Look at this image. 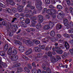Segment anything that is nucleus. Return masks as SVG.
<instances>
[{
	"label": "nucleus",
	"instance_id": "1",
	"mask_svg": "<svg viewBox=\"0 0 73 73\" xmlns=\"http://www.w3.org/2000/svg\"><path fill=\"white\" fill-rule=\"evenodd\" d=\"M36 6L39 11H42V3L40 1V0H36Z\"/></svg>",
	"mask_w": 73,
	"mask_h": 73
},
{
	"label": "nucleus",
	"instance_id": "2",
	"mask_svg": "<svg viewBox=\"0 0 73 73\" xmlns=\"http://www.w3.org/2000/svg\"><path fill=\"white\" fill-rule=\"evenodd\" d=\"M53 24L52 23L51 21L48 24V25H47L44 26L43 27V29L44 30H48V29H49V28H51L53 27Z\"/></svg>",
	"mask_w": 73,
	"mask_h": 73
},
{
	"label": "nucleus",
	"instance_id": "3",
	"mask_svg": "<svg viewBox=\"0 0 73 73\" xmlns=\"http://www.w3.org/2000/svg\"><path fill=\"white\" fill-rule=\"evenodd\" d=\"M10 58L12 61H15L18 60L19 56L17 55H12L10 56Z\"/></svg>",
	"mask_w": 73,
	"mask_h": 73
},
{
	"label": "nucleus",
	"instance_id": "4",
	"mask_svg": "<svg viewBox=\"0 0 73 73\" xmlns=\"http://www.w3.org/2000/svg\"><path fill=\"white\" fill-rule=\"evenodd\" d=\"M7 5L10 4L11 5H15V3L13 0H6Z\"/></svg>",
	"mask_w": 73,
	"mask_h": 73
},
{
	"label": "nucleus",
	"instance_id": "5",
	"mask_svg": "<svg viewBox=\"0 0 73 73\" xmlns=\"http://www.w3.org/2000/svg\"><path fill=\"white\" fill-rule=\"evenodd\" d=\"M26 41L27 43H26V44L27 46H33L34 45V43L29 40H26Z\"/></svg>",
	"mask_w": 73,
	"mask_h": 73
},
{
	"label": "nucleus",
	"instance_id": "6",
	"mask_svg": "<svg viewBox=\"0 0 73 73\" xmlns=\"http://www.w3.org/2000/svg\"><path fill=\"white\" fill-rule=\"evenodd\" d=\"M56 57L57 58H54L53 59L51 60L52 61V62H56V61H58V60H61V56L59 55H56Z\"/></svg>",
	"mask_w": 73,
	"mask_h": 73
},
{
	"label": "nucleus",
	"instance_id": "7",
	"mask_svg": "<svg viewBox=\"0 0 73 73\" xmlns=\"http://www.w3.org/2000/svg\"><path fill=\"white\" fill-rule=\"evenodd\" d=\"M38 21L39 23H42L44 21V17L41 15H40L38 16Z\"/></svg>",
	"mask_w": 73,
	"mask_h": 73
},
{
	"label": "nucleus",
	"instance_id": "8",
	"mask_svg": "<svg viewBox=\"0 0 73 73\" xmlns=\"http://www.w3.org/2000/svg\"><path fill=\"white\" fill-rule=\"evenodd\" d=\"M34 50L36 52H41V49L38 47H35L34 48Z\"/></svg>",
	"mask_w": 73,
	"mask_h": 73
},
{
	"label": "nucleus",
	"instance_id": "9",
	"mask_svg": "<svg viewBox=\"0 0 73 73\" xmlns=\"http://www.w3.org/2000/svg\"><path fill=\"white\" fill-rule=\"evenodd\" d=\"M69 55V52H68V53H66V52H64V53L63 55H62V58L64 59V58L66 56H68Z\"/></svg>",
	"mask_w": 73,
	"mask_h": 73
},
{
	"label": "nucleus",
	"instance_id": "10",
	"mask_svg": "<svg viewBox=\"0 0 73 73\" xmlns=\"http://www.w3.org/2000/svg\"><path fill=\"white\" fill-rule=\"evenodd\" d=\"M65 47H66V49H69V47L70 46H69V43L67 42H65Z\"/></svg>",
	"mask_w": 73,
	"mask_h": 73
},
{
	"label": "nucleus",
	"instance_id": "11",
	"mask_svg": "<svg viewBox=\"0 0 73 73\" xmlns=\"http://www.w3.org/2000/svg\"><path fill=\"white\" fill-rule=\"evenodd\" d=\"M32 52V50L30 48L27 51H26L25 54L27 55H28L29 54H31Z\"/></svg>",
	"mask_w": 73,
	"mask_h": 73
},
{
	"label": "nucleus",
	"instance_id": "12",
	"mask_svg": "<svg viewBox=\"0 0 73 73\" xmlns=\"http://www.w3.org/2000/svg\"><path fill=\"white\" fill-rule=\"evenodd\" d=\"M50 35L51 37H54L56 35V33L53 30H52L50 32Z\"/></svg>",
	"mask_w": 73,
	"mask_h": 73
},
{
	"label": "nucleus",
	"instance_id": "13",
	"mask_svg": "<svg viewBox=\"0 0 73 73\" xmlns=\"http://www.w3.org/2000/svg\"><path fill=\"white\" fill-rule=\"evenodd\" d=\"M62 28V26L60 24H57L56 26V29L57 30H59Z\"/></svg>",
	"mask_w": 73,
	"mask_h": 73
},
{
	"label": "nucleus",
	"instance_id": "14",
	"mask_svg": "<svg viewBox=\"0 0 73 73\" xmlns=\"http://www.w3.org/2000/svg\"><path fill=\"white\" fill-rule=\"evenodd\" d=\"M17 53V51L16 49H14L11 52L12 55H15Z\"/></svg>",
	"mask_w": 73,
	"mask_h": 73
},
{
	"label": "nucleus",
	"instance_id": "15",
	"mask_svg": "<svg viewBox=\"0 0 73 73\" xmlns=\"http://www.w3.org/2000/svg\"><path fill=\"white\" fill-rule=\"evenodd\" d=\"M33 42H34L35 44H39L40 43V42L37 40H32Z\"/></svg>",
	"mask_w": 73,
	"mask_h": 73
},
{
	"label": "nucleus",
	"instance_id": "16",
	"mask_svg": "<svg viewBox=\"0 0 73 73\" xmlns=\"http://www.w3.org/2000/svg\"><path fill=\"white\" fill-rule=\"evenodd\" d=\"M15 44H18V45H22V42L19 40H15Z\"/></svg>",
	"mask_w": 73,
	"mask_h": 73
},
{
	"label": "nucleus",
	"instance_id": "17",
	"mask_svg": "<svg viewBox=\"0 0 73 73\" xmlns=\"http://www.w3.org/2000/svg\"><path fill=\"white\" fill-rule=\"evenodd\" d=\"M12 49L11 48H10L8 49L7 51V53L8 54H12Z\"/></svg>",
	"mask_w": 73,
	"mask_h": 73
},
{
	"label": "nucleus",
	"instance_id": "18",
	"mask_svg": "<svg viewBox=\"0 0 73 73\" xmlns=\"http://www.w3.org/2000/svg\"><path fill=\"white\" fill-rule=\"evenodd\" d=\"M31 23H32L31 24V25L32 26V27H34L36 26V25H35V24H36V23H37V21H31Z\"/></svg>",
	"mask_w": 73,
	"mask_h": 73
},
{
	"label": "nucleus",
	"instance_id": "19",
	"mask_svg": "<svg viewBox=\"0 0 73 73\" xmlns=\"http://www.w3.org/2000/svg\"><path fill=\"white\" fill-rule=\"evenodd\" d=\"M63 21L64 25L65 24H68L69 23L68 20L65 18H64L63 19Z\"/></svg>",
	"mask_w": 73,
	"mask_h": 73
},
{
	"label": "nucleus",
	"instance_id": "20",
	"mask_svg": "<svg viewBox=\"0 0 73 73\" xmlns=\"http://www.w3.org/2000/svg\"><path fill=\"white\" fill-rule=\"evenodd\" d=\"M8 48V44H6L5 45L4 48V52H6L7 50V49Z\"/></svg>",
	"mask_w": 73,
	"mask_h": 73
},
{
	"label": "nucleus",
	"instance_id": "21",
	"mask_svg": "<svg viewBox=\"0 0 73 73\" xmlns=\"http://www.w3.org/2000/svg\"><path fill=\"white\" fill-rule=\"evenodd\" d=\"M56 8L58 9H59L60 10L62 9V8H63V7H62V6H61V5H57Z\"/></svg>",
	"mask_w": 73,
	"mask_h": 73
},
{
	"label": "nucleus",
	"instance_id": "22",
	"mask_svg": "<svg viewBox=\"0 0 73 73\" xmlns=\"http://www.w3.org/2000/svg\"><path fill=\"white\" fill-rule=\"evenodd\" d=\"M21 66V64L18 63L14 65L13 66V68H16V67H18V66Z\"/></svg>",
	"mask_w": 73,
	"mask_h": 73
},
{
	"label": "nucleus",
	"instance_id": "23",
	"mask_svg": "<svg viewBox=\"0 0 73 73\" xmlns=\"http://www.w3.org/2000/svg\"><path fill=\"white\" fill-rule=\"evenodd\" d=\"M24 69L27 73H29L30 72V70L28 67H25L24 68Z\"/></svg>",
	"mask_w": 73,
	"mask_h": 73
},
{
	"label": "nucleus",
	"instance_id": "24",
	"mask_svg": "<svg viewBox=\"0 0 73 73\" xmlns=\"http://www.w3.org/2000/svg\"><path fill=\"white\" fill-rule=\"evenodd\" d=\"M0 55L2 56H4L5 55V52L3 51L0 52Z\"/></svg>",
	"mask_w": 73,
	"mask_h": 73
},
{
	"label": "nucleus",
	"instance_id": "25",
	"mask_svg": "<svg viewBox=\"0 0 73 73\" xmlns=\"http://www.w3.org/2000/svg\"><path fill=\"white\" fill-rule=\"evenodd\" d=\"M41 24H40V23H38L36 26V28L38 29H39L41 28Z\"/></svg>",
	"mask_w": 73,
	"mask_h": 73
},
{
	"label": "nucleus",
	"instance_id": "26",
	"mask_svg": "<svg viewBox=\"0 0 73 73\" xmlns=\"http://www.w3.org/2000/svg\"><path fill=\"white\" fill-rule=\"evenodd\" d=\"M48 40H49L47 38H43L42 39V42L46 43V42H48Z\"/></svg>",
	"mask_w": 73,
	"mask_h": 73
},
{
	"label": "nucleus",
	"instance_id": "27",
	"mask_svg": "<svg viewBox=\"0 0 73 73\" xmlns=\"http://www.w3.org/2000/svg\"><path fill=\"white\" fill-rule=\"evenodd\" d=\"M13 32L12 31H11L9 32V35L10 37H11L13 36Z\"/></svg>",
	"mask_w": 73,
	"mask_h": 73
},
{
	"label": "nucleus",
	"instance_id": "28",
	"mask_svg": "<svg viewBox=\"0 0 73 73\" xmlns=\"http://www.w3.org/2000/svg\"><path fill=\"white\" fill-rule=\"evenodd\" d=\"M64 25L65 27H66V28L68 29H69V28H70V25H69V23L67 24H65Z\"/></svg>",
	"mask_w": 73,
	"mask_h": 73
},
{
	"label": "nucleus",
	"instance_id": "29",
	"mask_svg": "<svg viewBox=\"0 0 73 73\" xmlns=\"http://www.w3.org/2000/svg\"><path fill=\"white\" fill-rule=\"evenodd\" d=\"M25 23L27 24H28L30 23V20L28 18H27L26 19L25 21Z\"/></svg>",
	"mask_w": 73,
	"mask_h": 73
},
{
	"label": "nucleus",
	"instance_id": "30",
	"mask_svg": "<svg viewBox=\"0 0 73 73\" xmlns=\"http://www.w3.org/2000/svg\"><path fill=\"white\" fill-rule=\"evenodd\" d=\"M1 65L3 66V68H5L6 67H7V65L6 63L3 62H2Z\"/></svg>",
	"mask_w": 73,
	"mask_h": 73
},
{
	"label": "nucleus",
	"instance_id": "31",
	"mask_svg": "<svg viewBox=\"0 0 73 73\" xmlns=\"http://www.w3.org/2000/svg\"><path fill=\"white\" fill-rule=\"evenodd\" d=\"M46 65H45L44 64H43L42 66V68L44 70H46V67L45 66Z\"/></svg>",
	"mask_w": 73,
	"mask_h": 73
},
{
	"label": "nucleus",
	"instance_id": "32",
	"mask_svg": "<svg viewBox=\"0 0 73 73\" xmlns=\"http://www.w3.org/2000/svg\"><path fill=\"white\" fill-rule=\"evenodd\" d=\"M65 8V13L66 14V13H69V10H68V7H66Z\"/></svg>",
	"mask_w": 73,
	"mask_h": 73
},
{
	"label": "nucleus",
	"instance_id": "33",
	"mask_svg": "<svg viewBox=\"0 0 73 73\" xmlns=\"http://www.w3.org/2000/svg\"><path fill=\"white\" fill-rule=\"evenodd\" d=\"M19 49L20 52H21V53H22L24 51V47H21V49H20V48H19Z\"/></svg>",
	"mask_w": 73,
	"mask_h": 73
},
{
	"label": "nucleus",
	"instance_id": "34",
	"mask_svg": "<svg viewBox=\"0 0 73 73\" xmlns=\"http://www.w3.org/2000/svg\"><path fill=\"white\" fill-rule=\"evenodd\" d=\"M63 36L64 37H66V38H68L70 37V36L66 33L64 34Z\"/></svg>",
	"mask_w": 73,
	"mask_h": 73
},
{
	"label": "nucleus",
	"instance_id": "35",
	"mask_svg": "<svg viewBox=\"0 0 73 73\" xmlns=\"http://www.w3.org/2000/svg\"><path fill=\"white\" fill-rule=\"evenodd\" d=\"M17 71L18 72H21L23 71V69L21 67H19L18 68Z\"/></svg>",
	"mask_w": 73,
	"mask_h": 73
},
{
	"label": "nucleus",
	"instance_id": "36",
	"mask_svg": "<svg viewBox=\"0 0 73 73\" xmlns=\"http://www.w3.org/2000/svg\"><path fill=\"white\" fill-rule=\"evenodd\" d=\"M69 9L70 11V13H73V8L71 7H69Z\"/></svg>",
	"mask_w": 73,
	"mask_h": 73
},
{
	"label": "nucleus",
	"instance_id": "37",
	"mask_svg": "<svg viewBox=\"0 0 73 73\" xmlns=\"http://www.w3.org/2000/svg\"><path fill=\"white\" fill-rule=\"evenodd\" d=\"M6 12H7L10 13H12V10L9 8H7L6 10Z\"/></svg>",
	"mask_w": 73,
	"mask_h": 73
},
{
	"label": "nucleus",
	"instance_id": "38",
	"mask_svg": "<svg viewBox=\"0 0 73 73\" xmlns=\"http://www.w3.org/2000/svg\"><path fill=\"white\" fill-rule=\"evenodd\" d=\"M27 66L28 68H29L30 69H32V65L30 64H27Z\"/></svg>",
	"mask_w": 73,
	"mask_h": 73
},
{
	"label": "nucleus",
	"instance_id": "39",
	"mask_svg": "<svg viewBox=\"0 0 73 73\" xmlns=\"http://www.w3.org/2000/svg\"><path fill=\"white\" fill-rule=\"evenodd\" d=\"M56 52L58 53H59V54H62L63 52V51L62 50H57Z\"/></svg>",
	"mask_w": 73,
	"mask_h": 73
},
{
	"label": "nucleus",
	"instance_id": "40",
	"mask_svg": "<svg viewBox=\"0 0 73 73\" xmlns=\"http://www.w3.org/2000/svg\"><path fill=\"white\" fill-rule=\"evenodd\" d=\"M46 71L47 72V73H51V71L50 70V69L48 67L47 68V69L46 70Z\"/></svg>",
	"mask_w": 73,
	"mask_h": 73
},
{
	"label": "nucleus",
	"instance_id": "41",
	"mask_svg": "<svg viewBox=\"0 0 73 73\" xmlns=\"http://www.w3.org/2000/svg\"><path fill=\"white\" fill-rule=\"evenodd\" d=\"M31 72L33 73H37V70L36 69H32L31 70Z\"/></svg>",
	"mask_w": 73,
	"mask_h": 73
},
{
	"label": "nucleus",
	"instance_id": "42",
	"mask_svg": "<svg viewBox=\"0 0 73 73\" xmlns=\"http://www.w3.org/2000/svg\"><path fill=\"white\" fill-rule=\"evenodd\" d=\"M70 28L72 29L73 28V23L72 22H70Z\"/></svg>",
	"mask_w": 73,
	"mask_h": 73
},
{
	"label": "nucleus",
	"instance_id": "43",
	"mask_svg": "<svg viewBox=\"0 0 73 73\" xmlns=\"http://www.w3.org/2000/svg\"><path fill=\"white\" fill-rule=\"evenodd\" d=\"M29 15L31 16H33V12H32V11L30 10L29 11Z\"/></svg>",
	"mask_w": 73,
	"mask_h": 73
},
{
	"label": "nucleus",
	"instance_id": "44",
	"mask_svg": "<svg viewBox=\"0 0 73 73\" xmlns=\"http://www.w3.org/2000/svg\"><path fill=\"white\" fill-rule=\"evenodd\" d=\"M42 56V53H40L39 54H38L37 55V57H38V58H39V57H41Z\"/></svg>",
	"mask_w": 73,
	"mask_h": 73
},
{
	"label": "nucleus",
	"instance_id": "45",
	"mask_svg": "<svg viewBox=\"0 0 73 73\" xmlns=\"http://www.w3.org/2000/svg\"><path fill=\"white\" fill-rule=\"evenodd\" d=\"M53 14H54V13L53 12L52 9H50V15H53Z\"/></svg>",
	"mask_w": 73,
	"mask_h": 73
},
{
	"label": "nucleus",
	"instance_id": "46",
	"mask_svg": "<svg viewBox=\"0 0 73 73\" xmlns=\"http://www.w3.org/2000/svg\"><path fill=\"white\" fill-rule=\"evenodd\" d=\"M16 20H17V18L16 17H14L11 21V22L12 23H14L15 21Z\"/></svg>",
	"mask_w": 73,
	"mask_h": 73
},
{
	"label": "nucleus",
	"instance_id": "47",
	"mask_svg": "<svg viewBox=\"0 0 73 73\" xmlns=\"http://www.w3.org/2000/svg\"><path fill=\"white\" fill-rule=\"evenodd\" d=\"M68 32L69 33H73V28L71 29V30H70L68 31Z\"/></svg>",
	"mask_w": 73,
	"mask_h": 73
},
{
	"label": "nucleus",
	"instance_id": "48",
	"mask_svg": "<svg viewBox=\"0 0 73 73\" xmlns=\"http://www.w3.org/2000/svg\"><path fill=\"white\" fill-rule=\"evenodd\" d=\"M48 56L50 57V56H52V52L50 51L48 52Z\"/></svg>",
	"mask_w": 73,
	"mask_h": 73
},
{
	"label": "nucleus",
	"instance_id": "49",
	"mask_svg": "<svg viewBox=\"0 0 73 73\" xmlns=\"http://www.w3.org/2000/svg\"><path fill=\"white\" fill-rule=\"evenodd\" d=\"M24 11L25 13H28L29 12V10L27 9H25Z\"/></svg>",
	"mask_w": 73,
	"mask_h": 73
},
{
	"label": "nucleus",
	"instance_id": "50",
	"mask_svg": "<svg viewBox=\"0 0 73 73\" xmlns=\"http://www.w3.org/2000/svg\"><path fill=\"white\" fill-rule=\"evenodd\" d=\"M2 24L3 25H7V22L5 21H4L2 22Z\"/></svg>",
	"mask_w": 73,
	"mask_h": 73
},
{
	"label": "nucleus",
	"instance_id": "51",
	"mask_svg": "<svg viewBox=\"0 0 73 73\" xmlns=\"http://www.w3.org/2000/svg\"><path fill=\"white\" fill-rule=\"evenodd\" d=\"M32 65L34 68H36V65L35 64V62H33L32 63Z\"/></svg>",
	"mask_w": 73,
	"mask_h": 73
},
{
	"label": "nucleus",
	"instance_id": "52",
	"mask_svg": "<svg viewBox=\"0 0 73 73\" xmlns=\"http://www.w3.org/2000/svg\"><path fill=\"white\" fill-rule=\"evenodd\" d=\"M2 61L1 60H0V70L1 69H2V66H1V64H2Z\"/></svg>",
	"mask_w": 73,
	"mask_h": 73
},
{
	"label": "nucleus",
	"instance_id": "53",
	"mask_svg": "<svg viewBox=\"0 0 73 73\" xmlns=\"http://www.w3.org/2000/svg\"><path fill=\"white\" fill-rule=\"evenodd\" d=\"M20 25L22 27H24V25H25V23L23 22H21L20 23Z\"/></svg>",
	"mask_w": 73,
	"mask_h": 73
},
{
	"label": "nucleus",
	"instance_id": "54",
	"mask_svg": "<svg viewBox=\"0 0 73 73\" xmlns=\"http://www.w3.org/2000/svg\"><path fill=\"white\" fill-rule=\"evenodd\" d=\"M59 66L60 67H62V68H65V66L64 65H63L61 63H60L59 64Z\"/></svg>",
	"mask_w": 73,
	"mask_h": 73
},
{
	"label": "nucleus",
	"instance_id": "55",
	"mask_svg": "<svg viewBox=\"0 0 73 73\" xmlns=\"http://www.w3.org/2000/svg\"><path fill=\"white\" fill-rule=\"evenodd\" d=\"M32 19L33 20V21H34V20H37V18L36 17H32Z\"/></svg>",
	"mask_w": 73,
	"mask_h": 73
},
{
	"label": "nucleus",
	"instance_id": "56",
	"mask_svg": "<svg viewBox=\"0 0 73 73\" xmlns=\"http://www.w3.org/2000/svg\"><path fill=\"white\" fill-rule=\"evenodd\" d=\"M50 40L52 42L55 41V37L51 38Z\"/></svg>",
	"mask_w": 73,
	"mask_h": 73
},
{
	"label": "nucleus",
	"instance_id": "57",
	"mask_svg": "<svg viewBox=\"0 0 73 73\" xmlns=\"http://www.w3.org/2000/svg\"><path fill=\"white\" fill-rule=\"evenodd\" d=\"M66 1H67V4L68 5H70V2L69 0H66Z\"/></svg>",
	"mask_w": 73,
	"mask_h": 73
},
{
	"label": "nucleus",
	"instance_id": "58",
	"mask_svg": "<svg viewBox=\"0 0 73 73\" xmlns=\"http://www.w3.org/2000/svg\"><path fill=\"white\" fill-rule=\"evenodd\" d=\"M22 3L23 5H25V3H26V1L25 0H22Z\"/></svg>",
	"mask_w": 73,
	"mask_h": 73
},
{
	"label": "nucleus",
	"instance_id": "59",
	"mask_svg": "<svg viewBox=\"0 0 73 73\" xmlns=\"http://www.w3.org/2000/svg\"><path fill=\"white\" fill-rule=\"evenodd\" d=\"M40 48L42 49H45V46L44 45H41L40 46Z\"/></svg>",
	"mask_w": 73,
	"mask_h": 73
},
{
	"label": "nucleus",
	"instance_id": "60",
	"mask_svg": "<svg viewBox=\"0 0 73 73\" xmlns=\"http://www.w3.org/2000/svg\"><path fill=\"white\" fill-rule=\"evenodd\" d=\"M12 10L13 12H15L16 11V9L14 8H12Z\"/></svg>",
	"mask_w": 73,
	"mask_h": 73
},
{
	"label": "nucleus",
	"instance_id": "61",
	"mask_svg": "<svg viewBox=\"0 0 73 73\" xmlns=\"http://www.w3.org/2000/svg\"><path fill=\"white\" fill-rule=\"evenodd\" d=\"M47 11V9L46 8H44L42 11V13H44L45 12H46Z\"/></svg>",
	"mask_w": 73,
	"mask_h": 73
},
{
	"label": "nucleus",
	"instance_id": "62",
	"mask_svg": "<svg viewBox=\"0 0 73 73\" xmlns=\"http://www.w3.org/2000/svg\"><path fill=\"white\" fill-rule=\"evenodd\" d=\"M45 2L47 4H49L50 3V0H45Z\"/></svg>",
	"mask_w": 73,
	"mask_h": 73
},
{
	"label": "nucleus",
	"instance_id": "63",
	"mask_svg": "<svg viewBox=\"0 0 73 73\" xmlns=\"http://www.w3.org/2000/svg\"><path fill=\"white\" fill-rule=\"evenodd\" d=\"M13 26L15 28H16L17 29L18 28V27H17V25L16 24H14L13 25Z\"/></svg>",
	"mask_w": 73,
	"mask_h": 73
},
{
	"label": "nucleus",
	"instance_id": "64",
	"mask_svg": "<svg viewBox=\"0 0 73 73\" xmlns=\"http://www.w3.org/2000/svg\"><path fill=\"white\" fill-rule=\"evenodd\" d=\"M36 73H42L41 71V70H40V69H38V70H37Z\"/></svg>",
	"mask_w": 73,
	"mask_h": 73
}]
</instances>
